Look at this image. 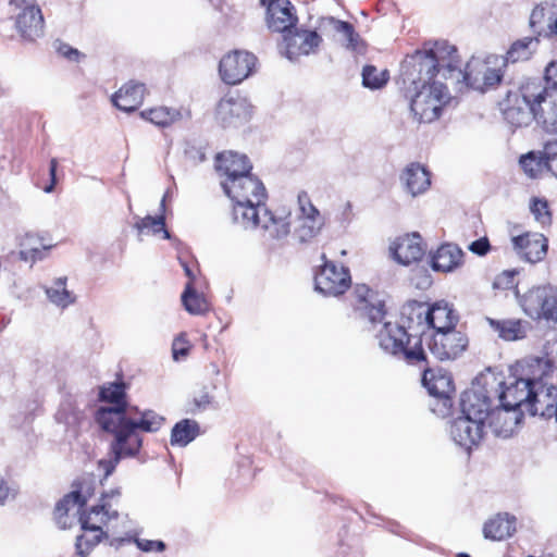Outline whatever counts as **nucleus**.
Masks as SVG:
<instances>
[{"mask_svg": "<svg viewBox=\"0 0 557 557\" xmlns=\"http://www.w3.org/2000/svg\"><path fill=\"white\" fill-rule=\"evenodd\" d=\"M447 73L460 76L457 48L445 40L425 42L422 49L408 54L400 66V78L410 111L420 123H431L441 116L450 101Z\"/></svg>", "mask_w": 557, "mask_h": 557, "instance_id": "obj_1", "label": "nucleus"}, {"mask_svg": "<svg viewBox=\"0 0 557 557\" xmlns=\"http://www.w3.org/2000/svg\"><path fill=\"white\" fill-rule=\"evenodd\" d=\"M164 422L165 418L159 413L148 412L137 421L127 412L101 410L97 423L103 431L114 435L110 457L98 461L104 479L113 473L122 458L134 457L139 453L143 446L140 432H158Z\"/></svg>", "mask_w": 557, "mask_h": 557, "instance_id": "obj_2", "label": "nucleus"}, {"mask_svg": "<svg viewBox=\"0 0 557 557\" xmlns=\"http://www.w3.org/2000/svg\"><path fill=\"white\" fill-rule=\"evenodd\" d=\"M224 194L233 201V220L246 230H255L268 198L263 183L249 172L231 181H221Z\"/></svg>", "mask_w": 557, "mask_h": 557, "instance_id": "obj_3", "label": "nucleus"}, {"mask_svg": "<svg viewBox=\"0 0 557 557\" xmlns=\"http://www.w3.org/2000/svg\"><path fill=\"white\" fill-rule=\"evenodd\" d=\"M376 338L382 350L405 360L408 364L417 367L426 364V352L418 332H409L405 325L384 322Z\"/></svg>", "mask_w": 557, "mask_h": 557, "instance_id": "obj_4", "label": "nucleus"}, {"mask_svg": "<svg viewBox=\"0 0 557 557\" xmlns=\"http://www.w3.org/2000/svg\"><path fill=\"white\" fill-rule=\"evenodd\" d=\"M543 92L544 85L540 78L523 82L517 92L508 95L507 106L503 112L505 120L516 127L531 124Z\"/></svg>", "mask_w": 557, "mask_h": 557, "instance_id": "obj_5", "label": "nucleus"}, {"mask_svg": "<svg viewBox=\"0 0 557 557\" xmlns=\"http://www.w3.org/2000/svg\"><path fill=\"white\" fill-rule=\"evenodd\" d=\"M502 384L503 381H498L493 373L478 376L471 387L461 394L460 414L470 416L471 419L485 423L494 410L492 399L496 397V386Z\"/></svg>", "mask_w": 557, "mask_h": 557, "instance_id": "obj_6", "label": "nucleus"}, {"mask_svg": "<svg viewBox=\"0 0 557 557\" xmlns=\"http://www.w3.org/2000/svg\"><path fill=\"white\" fill-rule=\"evenodd\" d=\"M423 366L422 383L428 388L429 394L434 398L430 405L431 410L437 416L445 417L449 413L453 406L451 396L455 393V385L450 373L440 369L437 371Z\"/></svg>", "mask_w": 557, "mask_h": 557, "instance_id": "obj_7", "label": "nucleus"}, {"mask_svg": "<svg viewBox=\"0 0 557 557\" xmlns=\"http://www.w3.org/2000/svg\"><path fill=\"white\" fill-rule=\"evenodd\" d=\"M461 64L460 62V65ZM447 78H449V82L457 85L465 84L469 88L484 92L502 82L503 73L500 70L490 67L485 61L471 59L465 70L460 67V76H454L447 73Z\"/></svg>", "mask_w": 557, "mask_h": 557, "instance_id": "obj_8", "label": "nucleus"}, {"mask_svg": "<svg viewBox=\"0 0 557 557\" xmlns=\"http://www.w3.org/2000/svg\"><path fill=\"white\" fill-rule=\"evenodd\" d=\"M535 362L542 373L540 376L534 375L529 411L533 416L550 419L553 414H556L557 388L543 382V376L550 371V363L544 359H536Z\"/></svg>", "mask_w": 557, "mask_h": 557, "instance_id": "obj_9", "label": "nucleus"}, {"mask_svg": "<svg viewBox=\"0 0 557 557\" xmlns=\"http://www.w3.org/2000/svg\"><path fill=\"white\" fill-rule=\"evenodd\" d=\"M297 202L298 224L294 230L293 236L299 244H308L321 233L325 221L306 191L298 194Z\"/></svg>", "mask_w": 557, "mask_h": 557, "instance_id": "obj_10", "label": "nucleus"}, {"mask_svg": "<svg viewBox=\"0 0 557 557\" xmlns=\"http://www.w3.org/2000/svg\"><path fill=\"white\" fill-rule=\"evenodd\" d=\"M321 258L324 262L314 276L315 290L324 296L344 294L351 284L348 268L344 265L338 267L333 261L326 260L325 255H322Z\"/></svg>", "mask_w": 557, "mask_h": 557, "instance_id": "obj_11", "label": "nucleus"}, {"mask_svg": "<svg viewBox=\"0 0 557 557\" xmlns=\"http://www.w3.org/2000/svg\"><path fill=\"white\" fill-rule=\"evenodd\" d=\"M520 305L532 319H546L557 322V296L549 287H534L523 295Z\"/></svg>", "mask_w": 557, "mask_h": 557, "instance_id": "obj_12", "label": "nucleus"}, {"mask_svg": "<svg viewBox=\"0 0 557 557\" xmlns=\"http://www.w3.org/2000/svg\"><path fill=\"white\" fill-rule=\"evenodd\" d=\"M10 7L18 11L15 25L24 39L35 40L44 35V16L35 0H11Z\"/></svg>", "mask_w": 557, "mask_h": 557, "instance_id": "obj_13", "label": "nucleus"}, {"mask_svg": "<svg viewBox=\"0 0 557 557\" xmlns=\"http://www.w3.org/2000/svg\"><path fill=\"white\" fill-rule=\"evenodd\" d=\"M468 337L462 332L450 329L444 332H434L430 335L429 350L438 360H453L460 356L468 347Z\"/></svg>", "mask_w": 557, "mask_h": 557, "instance_id": "obj_14", "label": "nucleus"}, {"mask_svg": "<svg viewBox=\"0 0 557 557\" xmlns=\"http://www.w3.org/2000/svg\"><path fill=\"white\" fill-rule=\"evenodd\" d=\"M352 304L358 317L373 325L381 323L386 314L385 301L382 296L366 284L355 286Z\"/></svg>", "mask_w": 557, "mask_h": 557, "instance_id": "obj_15", "label": "nucleus"}, {"mask_svg": "<svg viewBox=\"0 0 557 557\" xmlns=\"http://www.w3.org/2000/svg\"><path fill=\"white\" fill-rule=\"evenodd\" d=\"M256 62L257 58L252 53L235 50L221 59L220 76L228 85L239 84L252 73Z\"/></svg>", "mask_w": 557, "mask_h": 557, "instance_id": "obj_16", "label": "nucleus"}, {"mask_svg": "<svg viewBox=\"0 0 557 557\" xmlns=\"http://www.w3.org/2000/svg\"><path fill=\"white\" fill-rule=\"evenodd\" d=\"M252 115V104L246 97L226 96L220 100L215 110L218 123L226 127H236L248 122Z\"/></svg>", "mask_w": 557, "mask_h": 557, "instance_id": "obj_17", "label": "nucleus"}, {"mask_svg": "<svg viewBox=\"0 0 557 557\" xmlns=\"http://www.w3.org/2000/svg\"><path fill=\"white\" fill-rule=\"evenodd\" d=\"M485 423L471 419L470 416H458L449 425V434L454 443L467 451L476 446L483 438Z\"/></svg>", "mask_w": 557, "mask_h": 557, "instance_id": "obj_18", "label": "nucleus"}, {"mask_svg": "<svg viewBox=\"0 0 557 557\" xmlns=\"http://www.w3.org/2000/svg\"><path fill=\"white\" fill-rule=\"evenodd\" d=\"M534 383V375L527 379H515L508 385L503 384L497 389L496 397L499 400V406L507 410H516L525 405L530 406L532 388Z\"/></svg>", "mask_w": 557, "mask_h": 557, "instance_id": "obj_19", "label": "nucleus"}, {"mask_svg": "<svg viewBox=\"0 0 557 557\" xmlns=\"http://www.w3.org/2000/svg\"><path fill=\"white\" fill-rule=\"evenodd\" d=\"M285 55L296 61L301 55L314 53L322 42L321 36L314 30L296 29L284 35Z\"/></svg>", "mask_w": 557, "mask_h": 557, "instance_id": "obj_20", "label": "nucleus"}, {"mask_svg": "<svg viewBox=\"0 0 557 557\" xmlns=\"http://www.w3.org/2000/svg\"><path fill=\"white\" fill-rule=\"evenodd\" d=\"M100 399L108 403V406L100 407L96 412V419L101 410H119L123 413H129L135 420H140L148 413H157L153 410H139L136 406H131L125 401V386L123 383H111L103 386L99 393Z\"/></svg>", "mask_w": 557, "mask_h": 557, "instance_id": "obj_21", "label": "nucleus"}, {"mask_svg": "<svg viewBox=\"0 0 557 557\" xmlns=\"http://www.w3.org/2000/svg\"><path fill=\"white\" fill-rule=\"evenodd\" d=\"M389 249L394 259L404 265L420 261L425 253V246L419 233L398 237Z\"/></svg>", "mask_w": 557, "mask_h": 557, "instance_id": "obj_22", "label": "nucleus"}, {"mask_svg": "<svg viewBox=\"0 0 557 557\" xmlns=\"http://www.w3.org/2000/svg\"><path fill=\"white\" fill-rule=\"evenodd\" d=\"M267 9L268 27L277 33H290L297 23L294 7L288 0L270 1Z\"/></svg>", "mask_w": 557, "mask_h": 557, "instance_id": "obj_23", "label": "nucleus"}, {"mask_svg": "<svg viewBox=\"0 0 557 557\" xmlns=\"http://www.w3.org/2000/svg\"><path fill=\"white\" fill-rule=\"evenodd\" d=\"M516 252L525 261L535 263L544 259L547 253V239L543 234L527 233L512 238Z\"/></svg>", "mask_w": 557, "mask_h": 557, "instance_id": "obj_24", "label": "nucleus"}, {"mask_svg": "<svg viewBox=\"0 0 557 557\" xmlns=\"http://www.w3.org/2000/svg\"><path fill=\"white\" fill-rule=\"evenodd\" d=\"M215 169L221 181H231L251 172L252 165L247 156L226 151L216 156Z\"/></svg>", "mask_w": 557, "mask_h": 557, "instance_id": "obj_25", "label": "nucleus"}, {"mask_svg": "<svg viewBox=\"0 0 557 557\" xmlns=\"http://www.w3.org/2000/svg\"><path fill=\"white\" fill-rule=\"evenodd\" d=\"M92 494L91 482H84L79 487L66 495L60 502H58L54 509V518L57 523L65 529L67 527L66 517L71 507L77 506L76 513H81V508L87 503L88 498Z\"/></svg>", "mask_w": 557, "mask_h": 557, "instance_id": "obj_26", "label": "nucleus"}, {"mask_svg": "<svg viewBox=\"0 0 557 557\" xmlns=\"http://www.w3.org/2000/svg\"><path fill=\"white\" fill-rule=\"evenodd\" d=\"M92 494L91 482H84L79 487L66 495L60 502H58L54 509V518L57 523L65 529L67 527L66 517L71 507L77 506L76 513H81V508L87 503L88 498Z\"/></svg>", "mask_w": 557, "mask_h": 557, "instance_id": "obj_27", "label": "nucleus"}, {"mask_svg": "<svg viewBox=\"0 0 557 557\" xmlns=\"http://www.w3.org/2000/svg\"><path fill=\"white\" fill-rule=\"evenodd\" d=\"M534 121L546 133L557 134V91H549L544 86V92L541 95L539 107L535 109Z\"/></svg>", "mask_w": 557, "mask_h": 557, "instance_id": "obj_28", "label": "nucleus"}, {"mask_svg": "<svg viewBox=\"0 0 557 557\" xmlns=\"http://www.w3.org/2000/svg\"><path fill=\"white\" fill-rule=\"evenodd\" d=\"M290 213L286 215H276L272 213L265 205L259 213V222L255 228L260 227L272 239L281 240L288 236L290 233V221L288 220Z\"/></svg>", "mask_w": 557, "mask_h": 557, "instance_id": "obj_29", "label": "nucleus"}, {"mask_svg": "<svg viewBox=\"0 0 557 557\" xmlns=\"http://www.w3.org/2000/svg\"><path fill=\"white\" fill-rule=\"evenodd\" d=\"M544 25L549 35H557V0L544 1L536 5L530 16V26L541 34Z\"/></svg>", "mask_w": 557, "mask_h": 557, "instance_id": "obj_30", "label": "nucleus"}, {"mask_svg": "<svg viewBox=\"0 0 557 557\" xmlns=\"http://www.w3.org/2000/svg\"><path fill=\"white\" fill-rule=\"evenodd\" d=\"M429 306L420 301H409L401 309V320L406 330L412 333L418 332L419 337L425 335L428 324Z\"/></svg>", "mask_w": 557, "mask_h": 557, "instance_id": "obj_31", "label": "nucleus"}, {"mask_svg": "<svg viewBox=\"0 0 557 557\" xmlns=\"http://www.w3.org/2000/svg\"><path fill=\"white\" fill-rule=\"evenodd\" d=\"M457 322L458 315L448 302L438 301L431 307L429 306L426 330L444 332L455 329Z\"/></svg>", "mask_w": 557, "mask_h": 557, "instance_id": "obj_32", "label": "nucleus"}, {"mask_svg": "<svg viewBox=\"0 0 557 557\" xmlns=\"http://www.w3.org/2000/svg\"><path fill=\"white\" fill-rule=\"evenodd\" d=\"M145 91L144 84L128 82L112 96V103L122 111H135L143 103Z\"/></svg>", "mask_w": 557, "mask_h": 557, "instance_id": "obj_33", "label": "nucleus"}, {"mask_svg": "<svg viewBox=\"0 0 557 557\" xmlns=\"http://www.w3.org/2000/svg\"><path fill=\"white\" fill-rule=\"evenodd\" d=\"M400 180L412 197L425 193L430 185V173L419 163L409 164L403 172Z\"/></svg>", "mask_w": 557, "mask_h": 557, "instance_id": "obj_34", "label": "nucleus"}, {"mask_svg": "<svg viewBox=\"0 0 557 557\" xmlns=\"http://www.w3.org/2000/svg\"><path fill=\"white\" fill-rule=\"evenodd\" d=\"M520 416L521 413L504 409L499 406L488 416V425L495 436L507 438L513 434Z\"/></svg>", "mask_w": 557, "mask_h": 557, "instance_id": "obj_35", "label": "nucleus"}, {"mask_svg": "<svg viewBox=\"0 0 557 557\" xmlns=\"http://www.w3.org/2000/svg\"><path fill=\"white\" fill-rule=\"evenodd\" d=\"M119 516L116 510H110L109 503H100L92 506L88 513H81L79 522L84 531L102 530V525H108L111 519Z\"/></svg>", "mask_w": 557, "mask_h": 557, "instance_id": "obj_36", "label": "nucleus"}, {"mask_svg": "<svg viewBox=\"0 0 557 557\" xmlns=\"http://www.w3.org/2000/svg\"><path fill=\"white\" fill-rule=\"evenodd\" d=\"M463 252L453 244L442 245L432 257V268L435 271L451 272L462 264Z\"/></svg>", "mask_w": 557, "mask_h": 557, "instance_id": "obj_37", "label": "nucleus"}, {"mask_svg": "<svg viewBox=\"0 0 557 557\" xmlns=\"http://www.w3.org/2000/svg\"><path fill=\"white\" fill-rule=\"evenodd\" d=\"M516 531V518L508 513H498L483 527L485 539L492 541H502L511 536Z\"/></svg>", "mask_w": 557, "mask_h": 557, "instance_id": "obj_38", "label": "nucleus"}, {"mask_svg": "<svg viewBox=\"0 0 557 557\" xmlns=\"http://www.w3.org/2000/svg\"><path fill=\"white\" fill-rule=\"evenodd\" d=\"M143 119L159 127H168L181 121L184 116L189 117V111L170 107H156L140 112Z\"/></svg>", "mask_w": 557, "mask_h": 557, "instance_id": "obj_39", "label": "nucleus"}, {"mask_svg": "<svg viewBox=\"0 0 557 557\" xmlns=\"http://www.w3.org/2000/svg\"><path fill=\"white\" fill-rule=\"evenodd\" d=\"M67 277L54 278L49 286H44L47 298L59 308H66L76 301V296L66 287Z\"/></svg>", "mask_w": 557, "mask_h": 557, "instance_id": "obj_40", "label": "nucleus"}, {"mask_svg": "<svg viewBox=\"0 0 557 557\" xmlns=\"http://www.w3.org/2000/svg\"><path fill=\"white\" fill-rule=\"evenodd\" d=\"M326 22L341 36V40L347 49L357 53L363 52V44L360 36L355 32L352 24L335 17H327Z\"/></svg>", "mask_w": 557, "mask_h": 557, "instance_id": "obj_41", "label": "nucleus"}, {"mask_svg": "<svg viewBox=\"0 0 557 557\" xmlns=\"http://www.w3.org/2000/svg\"><path fill=\"white\" fill-rule=\"evenodd\" d=\"M492 329L498 333V336L505 341H518L524 338L527 330L520 320H493L488 319Z\"/></svg>", "mask_w": 557, "mask_h": 557, "instance_id": "obj_42", "label": "nucleus"}, {"mask_svg": "<svg viewBox=\"0 0 557 557\" xmlns=\"http://www.w3.org/2000/svg\"><path fill=\"white\" fill-rule=\"evenodd\" d=\"M84 418V412L72 398L64 399L55 413V420L70 429L78 428Z\"/></svg>", "mask_w": 557, "mask_h": 557, "instance_id": "obj_43", "label": "nucleus"}, {"mask_svg": "<svg viewBox=\"0 0 557 557\" xmlns=\"http://www.w3.org/2000/svg\"><path fill=\"white\" fill-rule=\"evenodd\" d=\"M539 46V39L535 37H524L515 41L506 53V63H516L527 61Z\"/></svg>", "mask_w": 557, "mask_h": 557, "instance_id": "obj_44", "label": "nucleus"}, {"mask_svg": "<svg viewBox=\"0 0 557 557\" xmlns=\"http://www.w3.org/2000/svg\"><path fill=\"white\" fill-rule=\"evenodd\" d=\"M182 304L187 312L195 315L205 314L209 311L210 306L206 297L198 294L191 282H187L185 289L181 296Z\"/></svg>", "mask_w": 557, "mask_h": 557, "instance_id": "obj_45", "label": "nucleus"}, {"mask_svg": "<svg viewBox=\"0 0 557 557\" xmlns=\"http://www.w3.org/2000/svg\"><path fill=\"white\" fill-rule=\"evenodd\" d=\"M199 434V424L189 419L177 422L171 432V444L186 446L193 442Z\"/></svg>", "mask_w": 557, "mask_h": 557, "instance_id": "obj_46", "label": "nucleus"}, {"mask_svg": "<svg viewBox=\"0 0 557 557\" xmlns=\"http://www.w3.org/2000/svg\"><path fill=\"white\" fill-rule=\"evenodd\" d=\"M134 227L137 230L138 236L149 233L154 235L162 233L164 239H171V234L165 228V219L162 214L158 216L147 215L145 218H137Z\"/></svg>", "mask_w": 557, "mask_h": 557, "instance_id": "obj_47", "label": "nucleus"}, {"mask_svg": "<svg viewBox=\"0 0 557 557\" xmlns=\"http://www.w3.org/2000/svg\"><path fill=\"white\" fill-rule=\"evenodd\" d=\"M28 240L29 244H25V248L20 251L21 260L26 262L30 261L35 263L36 261L44 260L48 256L49 250L53 247L52 245L41 243L39 238L35 239L33 236H29Z\"/></svg>", "mask_w": 557, "mask_h": 557, "instance_id": "obj_48", "label": "nucleus"}, {"mask_svg": "<svg viewBox=\"0 0 557 557\" xmlns=\"http://www.w3.org/2000/svg\"><path fill=\"white\" fill-rule=\"evenodd\" d=\"M520 165L529 177L536 178L546 170V159L543 151H531L520 158Z\"/></svg>", "mask_w": 557, "mask_h": 557, "instance_id": "obj_49", "label": "nucleus"}, {"mask_svg": "<svg viewBox=\"0 0 557 557\" xmlns=\"http://www.w3.org/2000/svg\"><path fill=\"white\" fill-rule=\"evenodd\" d=\"M85 533L76 539V553L81 557H87L91 549L101 541L106 535L103 530L98 531H84Z\"/></svg>", "mask_w": 557, "mask_h": 557, "instance_id": "obj_50", "label": "nucleus"}, {"mask_svg": "<svg viewBox=\"0 0 557 557\" xmlns=\"http://www.w3.org/2000/svg\"><path fill=\"white\" fill-rule=\"evenodd\" d=\"M388 81L387 71H377L373 65H366L362 70V84L370 89H380Z\"/></svg>", "mask_w": 557, "mask_h": 557, "instance_id": "obj_51", "label": "nucleus"}, {"mask_svg": "<svg viewBox=\"0 0 557 557\" xmlns=\"http://www.w3.org/2000/svg\"><path fill=\"white\" fill-rule=\"evenodd\" d=\"M530 210L535 220L542 225L550 223V212L546 200L534 198L531 202Z\"/></svg>", "mask_w": 557, "mask_h": 557, "instance_id": "obj_52", "label": "nucleus"}, {"mask_svg": "<svg viewBox=\"0 0 557 557\" xmlns=\"http://www.w3.org/2000/svg\"><path fill=\"white\" fill-rule=\"evenodd\" d=\"M213 404V397L209 394L208 391L202 389L198 394H196L191 401L189 412L195 414L198 412L206 411Z\"/></svg>", "mask_w": 557, "mask_h": 557, "instance_id": "obj_53", "label": "nucleus"}, {"mask_svg": "<svg viewBox=\"0 0 557 557\" xmlns=\"http://www.w3.org/2000/svg\"><path fill=\"white\" fill-rule=\"evenodd\" d=\"M543 154L546 159V170L557 177V139L545 143Z\"/></svg>", "mask_w": 557, "mask_h": 557, "instance_id": "obj_54", "label": "nucleus"}, {"mask_svg": "<svg viewBox=\"0 0 557 557\" xmlns=\"http://www.w3.org/2000/svg\"><path fill=\"white\" fill-rule=\"evenodd\" d=\"M137 547L143 552H163L165 544L162 541H152L144 539H134Z\"/></svg>", "mask_w": 557, "mask_h": 557, "instance_id": "obj_55", "label": "nucleus"}, {"mask_svg": "<svg viewBox=\"0 0 557 557\" xmlns=\"http://www.w3.org/2000/svg\"><path fill=\"white\" fill-rule=\"evenodd\" d=\"M468 249L471 252H473L474 255L482 257V256H485L490 251L491 245H490L487 237H482V238H479V239L472 242L468 246Z\"/></svg>", "mask_w": 557, "mask_h": 557, "instance_id": "obj_56", "label": "nucleus"}, {"mask_svg": "<svg viewBox=\"0 0 557 557\" xmlns=\"http://www.w3.org/2000/svg\"><path fill=\"white\" fill-rule=\"evenodd\" d=\"M515 276L512 272H504L500 275H498L494 281V287L495 288H511L515 286Z\"/></svg>", "mask_w": 557, "mask_h": 557, "instance_id": "obj_57", "label": "nucleus"}, {"mask_svg": "<svg viewBox=\"0 0 557 557\" xmlns=\"http://www.w3.org/2000/svg\"><path fill=\"white\" fill-rule=\"evenodd\" d=\"M544 79L552 88L557 89V61H552L545 67Z\"/></svg>", "mask_w": 557, "mask_h": 557, "instance_id": "obj_58", "label": "nucleus"}, {"mask_svg": "<svg viewBox=\"0 0 557 557\" xmlns=\"http://www.w3.org/2000/svg\"><path fill=\"white\" fill-rule=\"evenodd\" d=\"M16 491L0 475V505L15 497Z\"/></svg>", "mask_w": 557, "mask_h": 557, "instance_id": "obj_59", "label": "nucleus"}, {"mask_svg": "<svg viewBox=\"0 0 557 557\" xmlns=\"http://www.w3.org/2000/svg\"><path fill=\"white\" fill-rule=\"evenodd\" d=\"M173 358L178 360L180 357H185L188 354V347L186 346V341L181 336L177 337L172 346Z\"/></svg>", "mask_w": 557, "mask_h": 557, "instance_id": "obj_60", "label": "nucleus"}, {"mask_svg": "<svg viewBox=\"0 0 557 557\" xmlns=\"http://www.w3.org/2000/svg\"><path fill=\"white\" fill-rule=\"evenodd\" d=\"M57 50H58L59 54H61L62 57L71 60V61H76L79 57V51L70 47L66 44L60 42Z\"/></svg>", "mask_w": 557, "mask_h": 557, "instance_id": "obj_61", "label": "nucleus"}, {"mask_svg": "<svg viewBox=\"0 0 557 557\" xmlns=\"http://www.w3.org/2000/svg\"><path fill=\"white\" fill-rule=\"evenodd\" d=\"M57 168H58V161L55 158H52L50 160V165H49V175H50L51 182L48 186L45 187L44 190L46 193H52L54 189V186L57 183Z\"/></svg>", "mask_w": 557, "mask_h": 557, "instance_id": "obj_62", "label": "nucleus"}, {"mask_svg": "<svg viewBox=\"0 0 557 557\" xmlns=\"http://www.w3.org/2000/svg\"><path fill=\"white\" fill-rule=\"evenodd\" d=\"M120 490L119 488H114V490H111L110 492L108 493H102L101 495V499H100V503H109L108 502V498H113V497H119L120 496Z\"/></svg>", "mask_w": 557, "mask_h": 557, "instance_id": "obj_63", "label": "nucleus"}, {"mask_svg": "<svg viewBox=\"0 0 557 557\" xmlns=\"http://www.w3.org/2000/svg\"><path fill=\"white\" fill-rule=\"evenodd\" d=\"M181 264L184 269L186 276L189 278L188 282H191V285L194 286V281L196 280L195 273L191 271V269L188 267L186 262L181 261Z\"/></svg>", "mask_w": 557, "mask_h": 557, "instance_id": "obj_64", "label": "nucleus"}]
</instances>
